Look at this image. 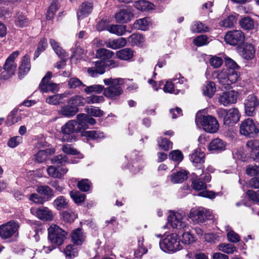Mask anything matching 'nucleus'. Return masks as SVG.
Segmentation results:
<instances>
[{
	"instance_id": "obj_8",
	"label": "nucleus",
	"mask_w": 259,
	"mask_h": 259,
	"mask_svg": "<svg viewBox=\"0 0 259 259\" xmlns=\"http://www.w3.org/2000/svg\"><path fill=\"white\" fill-rule=\"evenodd\" d=\"M211 217V212L202 207L193 208L190 211L189 218L195 224L203 223Z\"/></svg>"
},
{
	"instance_id": "obj_14",
	"label": "nucleus",
	"mask_w": 259,
	"mask_h": 259,
	"mask_svg": "<svg viewBox=\"0 0 259 259\" xmlns=\"http://www.w3.org/2000/svg\"><path fill=\"white\" fill-rule=\"evenodd\" d=\"M244 105L246 115L248 116H253L256 113L257 108L259 106V100L254 95H250L245 100Z\"/></svg>"
},
{
	"instance_id": "obj_61",
	"label": "nucleus",
	"mask_w": 259,
	"mask_h": 259,
	"mask_svg": "<svg viewBox=\"0 0 259 259\" xmlns=\"http://www.w3.org/2000/svg\"><path fill=\"white\" fill-rule=\"evenodd\" d=\"M70 195L76 203L83 202L85 199V195L76 191H71Z\"/></svg>"
},
{
	"instance_id": "obj_40",
	"label": "nucleus",
	"mask_w": 259,
	"mask_h": 259,
	"mask_svg": "<svg viewBox=\"0 0 259 259\" xmlns=\"http://www.w3.org/2000/svg\"><path fill=\"white\" fill-rule=\"evenodd\" d=\"M107 30L110 32L118 36L122 35L126 31V26L122 25H110L107 27Z\"/></svg>"
},
{
	"instance_id": "obj_51",
	"label": "nucleus",
	"mask_w": 259,
	"mask_h": 259,
	"mask_svg": "<svg viewBox=\"0 0 259 259\" xmlns=\"http://www.w3.org/2000/svg\"><path fill=\"white\" fill-rule=\"evenodd\" d=\"M127 41L133 46H139L144 42V38L141 34L134 33L128 38Z\"/></svg>"
},
{
	"instance_id": "obj_29",
	"label": "nucleus",
	"mask_w": 259,
	"mask_h": 259,
	"mask_svg": "<svg viewBox=\"0 0 259 259\" xmlns=\"http://www.w3.org/2000/svg\"><path fill=\"white\" fill-rule=\"evenodd\" d=\"M107 47L117 49L124 47L126 45V39L123 37H119L117 39L109 40L105 42Z\"/></svg>"
},
{
	"instance_id": "obj_28",
	"label": "nucleus",
	"mask_w": 259,
	"mask_h": 259,
	"mask_svg": "<svg viewBox=\"0 0 259 259\" xmlns=\"http://www.w3.org/2000/svg\"><path fill=\"white\" fill-rule=\"evenodd\" d=\"M30 58L27 55H25L23 57L19 68V77H23L30 70Z\"/></svg>"
},
{
	"instance_id": "obj_58",
	"label": "nucleus",
	"mask_w": 259,
	"mask_h": 259,
	"mask_svg": "<svg viewBox=\"0 0 259 259\" xmlns=\"http://www.w3.org/2000/svg\"><path fill=\"white\" fill-rule=\"evenodd\" d=\"M68 85L70 89H76L77 88L85 87V85L78 78L72 77L68 81Z\"/></svg>"
},
{
	"instance_id": "obj_50",
	"label": "nucleus",
	"mask_w": 259,
	"mask_h": 259,
	"mask_svg": "<svg viewBox=\"0 0 259 259\" xmlns=\"http://www.w3.org/2000/svg\"><path fill=\"white\" fill-rule=\"evenodd\" d=\"M172 80L175 84L176 88L179 89H184L185 90L188 88L186 84H184L187 81V80L184 77L181 76V74L177 75L176 77L174 78Z\"/></svg>"
},
{
	"instance_id": "obj_44",
	"label": "nucleus",
	"mask_w": 259,
	"mask_h": 259,
	"mask_svg": "<svg viewBox=\"0 0 259 259\" xmlns=\"http://www.w3.org/2000/svg\"><path fill=\"white\" fill-rule=\"evenodd\" d=\"M67 103L72 105V106H83L86 103L85 98L80 95H75L71 97L67 101Z\"/></svg>"
},
{
	"instance_id": "obj_59",
	"label": "nucleus",
	"mask_w": 259,
	"mask_h": 259,
	"mask_svg": "<svg viewBox=\"0 0 259 259\" xmlns=\"http://www.w3.org/2000/svg\"><path fill=\"white\" fill-rule=\"evenodd\" d=\"M48 47L47 40L45 38H42L39 42L36 50L34 54V58H37L40 54L44 51Z\"/></svg>"
},
{
	"instance_id": "obj_57",
	"label": "nucleus",
	"mask_w": 259,
	"mask_h": 259,
	"mask_svg": "<svg viewBox=\"0 0 259 259\" xmlns=\"http://www.w3.org/2000/svg\"><path fill=\"white\" fill-rule=\"evenodd\" d=\"M191 29L193 32L199 33L207 31L208 28L200 22H195L191 25Z\"/></svg>"
},
{
	"instance_id": "obj_35",
	"label": "nucleus",
	"mask_w": 259,
	"mask_h": 259,
	"mask_svg": "<svg viewBox=\"0 0 259 259\" xmlns=\"http://www.w3.org/2000/svg\"><path fill=\"white\" fill-rule=\"evenodd\" d=\"M116 57L122 60H129L134 56V52L129 48H125L116 53Z\"/></svg>"
},
{
	"instance_id": "obj_9",
	"label": "nucleus",
	"mask_w": 259,
	"mask_h": 259,
	"mask_svg": "<svg viewBox=\"0 0 259 259\" xmlns=\"http://www.w3.org/2000/svg\"><path fill=\"white\" fill-rule=\"evenodd\" d=\"M167 222L172 228L179 230L185 229L188 226L183 213L172 210L169 212Z\"/></svg>"
},
{
	"instance_id": "obj_53",
	"label": "nucleus",
	"mask_w": 259,
	"mask_h": 259,
	"mask_svg": "<svg viewBox=\"0 0 259 259\" xmlns=\"http://www.w3.org/2000/svg\"><path fill=\"white\" fill-rule=\"evenodd\" d=\"M88 115L94 117H101L104 114V112L98 107L93 106H88L85 108Z\"/></svg>"
},
{
	"instance_id": "obj_64",
	"label": "nucleus",
	"mask_w": 259,
	"mask_h": 259,
	"mask_svg": "<svg viewBox=\"0 0 259 259\" xmlns=\"http://www.w3.org/2000/svg\"><path fill=\"white\" fill-rule=\"evenodd\" d=\"M246 174L250 177L257 176L259 175V166L250 164L246 168Z\"/></svg>"
},
{
	"instance_id": "obj_5",
	"label": "nucleus",
	"mask_w": 259,
	"mask_h": 259,
	"mask_svg": "<svg viewBox=\"0 0 259 259\" xmlns=\"http://www.w3.org/2000/svg\"><path fill=\"white\" fill-rule=\"evenodd\" d=\"M195 122L197 126H202L207 133H214L219 129V124L217 119L212 116H204L196 114Z\"/></svg>"
},
{
	"instance_id": "obj_18",
	"label": "nucleus",
	"mask_w": 259,
	"mask_h": 259,
	"mask_svg": "<svg viewBox=\"0 0 259 259\" xmlns=\"http://www.w3.org/2000/svg\"><path fill=\"white\" fill-rule=\"evenodd\" d=\"M105 72V65L103 61H97L93 63V66L88 67L87 72L92 77H96L99 75L103 74Z\"/></svg>"
},
{
	"instance_id": "obj_62",
	"label": "nucleus",
	"mask_w": 259,
	"mask_h": 259,
	"mask_svg": "<svg viewBox=\"0 0 259 259\" xmlns=\"http://www.w3.org/2000/svg\"><path fill=\"white\" fill-rule=\"evenodd\" d=\"M181 241L185 244H190L195 241V238L189 232H185L182 236Z\"/></svg>"
},
{
	"instance_id": "obj_11",
	"label": "nucleus",
	"mask_w": 259,
	"mask_h": 259,
	"mask_svg": "<svg viewBox=\"0 0 259 259\" xmlns=\"http://www.w3.org/2000/svg\"><path fill=\"white\" fill-rule=\"evenodd\" d=\"M19 223L14 221H9L0 226V236L3 239L10 238L18 234Z\"/></svg>"
},
{
	"instance_id": "obj_7",
	"label": "nucleus",
	"mask_w": 259,
	"mask_h": 259,
	"mask_svg": "<svg viewBox=\"0 0 259 259\" xmlns=\"http://www.w3.org/2000/svg\"><path fill=\"white\" fill-rule=\"evenodd\" d=\"M259 133V124L252 118L243 120L240 125V133L247 137H253Z\"/></svg>"
},
{
	"instance_id": "obj_21",
	"label": "nucleus",
	"mask_w": 259,
	"mask_h": 259,
	"mask_svg": "<svg viewBox=\"0 0 259 259\" xmlns=\"http://www.w3.org/2000/svg\"><path fill=\"white\" fill-rule=\"evenodd\" d=\"M17 66V64L5 62L3 66L4 71L0 74V79L7 80L10 78L15 74Z\"/></svg>"
},
{
	"instance_id": "obj_43",
	"label": "nucleus",
	"mask_w": 259,
	"mask_h": 259,
	"mask_svg": "<svg viewBox=\"0 0 259 259\" xmlns=\"http://www.w3.org/2000/svg\"><path fill=\"white\" fill-rule=\"evenodd\" d=\"M82 136L88 138L89 139L95 140H98L105 137L104 133L99 131H85L83 133Z\"/></svg>"
},
{
	"instance_id": "obj_6",
	"label": "nucleus",
	"mask_w": 259,
	"mask_h": 259,
	"mask_svg": "<svg viewBox=\"0 0 259 259\" xmlns=\"http://www.w3.org/2000/svg\"><path fill=\"white\" fill-rule=\"evenodd\" d=\"M218 114L220 118L223 119L224 123L228 125L236 123L240 117L239 110L235 108L229 110L220 109L218 110Z\"/></svg>"
},
{
	"instance_id": "obj_16",
	"label": "nucleus",
	"mask_w": 259,
	"mask_h": 259,
	"mask_svg": "<svg viewBox=\"0 0 259 259\" xmlns=\"http://www.w3.org/2000/svg\"><path fill=\"white\" fill-rule=\"evenodd\" d=\"M30 212L40 220L45 222L51 221L54 217L52 211L47 207L41 206L38 208H31Z\"/></svg>"
},
{
	"instance_id": "obj_17",
	"label": "nucleus",
	"mask_w": 259,
	"mask_h": 259,
	"mask_svg": "<svg viewBox=\"0 0 259 259\" xmlns=\"http://www.w3.org/2000/svg\"><path fill=\"white\" fill-rule=\"evenodd\" d=\"M238 96V92L232 90L220 94L218 101L221 104L224 106H227L230 104L235 103L237 102Z\"/></svg>"
},
{
	"instance_id": "obj_48",
	"label": "nucleus",
	"mask_w": 259,
	"mask_h": 259,
	"mask_svg": "<svg viewBox=\"0 0 259 259\" xmlns=\"http://www.w3.org/2000/svg\"><path fill=\"white\" fill-rule=\"evenodd\" d=\"M67 97L65 94H57L49 96L46 99V102L51 105H57L60 104L61 100Z\"/></svg>"
},
{
	"instance_id": "obj_37",
	"label": "nucleus",
	"mask_w": 259,
	"mask_h": 259,
	"mask_svg": "<svg viewBox=\"0 0 259 259\" xmlns=\"http://www.w3.org/2000/svg\"><path fill=\"white\" fill-rule=\"evenodd\" d=\"M163 91L165 93L178 95L180 93H183L184 92V89H179L176 88L174 81H172V80H171L166 81L163 88Z\"/></svg>"
},
{
	"instance_id": "obj_38",
	"label": "nucleus",
	"mask_w": 259,
	"mask_h": 259,
	"mask_svg": "<svg viewBox=\"0 0 259 259\" xmlns=\"http://www.w3.org/2000/svg\"><path fill=\"white\" fill-rule=\"evenodd\" d=\"M150 24V18L146 17L136 20L133 24V27L137 29L145 30L148 28Z\"/></svg>"
},
{
	"instance_id": "obj_27",
	"label": "nucleus",
	"mask_w": 259,
	"mask_h": 259,
	"mask_svg": "<svg viewBox=\"0 0 259 259\" xmlns=\"http://www.w3.org/2000/svg\"><path fill=\"white\" fill-rule=\"evenodd\" d=\"M78 111V107L72 105H66L63 106L58 110V114L66 117H71Z\"/></svg>"
},
{
	"instance_id": "obj_26",
	"label": "nucleus",
	"mask_w": 259,
	"mask_h": 259,
	"mask_svg": "<svg viewBox=\"0 0 259 259\" xmlns=\"http://www.w3.org/2000/svg\"><path fill=\"white\" fill-rule=\"evenodd\" d=\"M226 146L225 143L222 140L216 138L210 142L208 149L213 153L220 152L226 149Z\"/></svg>"
},
{
	"instance_id": "obj_25",
	"label": "nucleus",
	"mask_w": 259,
	"mask_h": 259,
	"mask_svg": "<svg viewBox=\"0 0 259 259\" xmlns=\"http://www.w3.org/2000/svg\"><path fill=\"white\" fill-rule=\"evenodd\" d=\"M240 54L243 59L246 60L252 59L255 54L254 46L251 44H246L240 51Z\"/></svg>"
},
{
	"instance_id": "obj_56",
	"label": "nucleus",
	"mask_w": 259,
	"mask_h": 259,
	"mask_svg": "<svg viewBox=\"0 0 259 259\" xmlns=\"http://www.w3.org/2000/svg\"><path fill=\"white\" fill-rule=\"evenodd\" d=\"M236 22V17L230 15L220 22V25L223 27L230 28L233 27Z\"/></svg>"
},
{
	"instance_id": "obj_24",
	"label": "nucleus",
	"mask_w": 259,
	"mask_h": 259,
	"mask_svg": "<svg viewBox=\"0 0 259 259\" xmlns=\"http://www.w3.org/2000/svg\"><path fill=\"white\" fill-rule=\"evenodd\" d=\"M93 8V4L91 2H84L82 3L77 13L78 20L82 19L91 13Z\"/></svg>"
},
{
	"instance_id": "obj_33",
	"label": "nucleus",
	"mask_w": 259,
	"mask_h": 259,
	"mask_svg": "<svg viewBox=\"0 0 259 259\" xmlns=\"http://www.w3.org/2000/svg\"><path fill=\"white\" fill-rule=\"evenodd\" d=\"M187 172L185 170H181L174 173L170 176V181L172 183H181L187 179Z\"/></svg>"
},
{
	"instance_id": "obj_52",
	"label": "nucleus",
	"mask_w": 259,
	"mask_h": 259,
	"mask_svg": "<svg viewBox=\"0 0 259 259\" xmlns=\"http://www.w3.org/2000/svg\"><path fill=\"white\" fill-rule=\"evenodd\" d=\"M64 253L67 259H72L78 254L76 248L73 245L67 246L64 250Z\"/></svg>"
},
{
	"instance_id": "obj_45",
	"label": "nucleus",
	"mask_w": 259,
	"mask_h": 259,
	"mask_svg": "<svg viewBox=\"0 0 259 259\" xmlns=\"http://www.w3.org/2000/svg\"><path fill=\"white\" fill-rule=\"evenodd\" d=\"M144 238L140 237L138 239V247L135 251V256L136 258H140L141 256L147 253L148 250L144 245Z\"/></svg>"
},
{
	"instance_id": "obj_30",
	"label": "nucleus",
	"mask_w": 259,
	"mask_h": 259,
	"mask_svg": "<svg viewBox=\"0 0 259 259\" xmlns=\"http://www.w3.org/2000/svg\"><path fill=\"white\" fill-rule=\"evenodd\" d=\"M49 42L51 47L57 56L60 58H64L68 55L65 51L60 46V44L53 38H50Z\"/></svg>"
},
{
	"instance_id": "obj_4",
	"label": "nucleus",
	"mask_w": 259,
	"mask_h": 259,
	"mask_svg": "<svg viewBox=\"0 0 259 259\" xmlns=\"http://www.w3.org/2000/svg\"><path fill=\"white\" fill-rule=\"evenodd\" d=\"M48 239L52 244L49 247L51 251L55 248L54 245H61L66 238V232L56 225H52L48 229Z\"/></svg>"
},
{
	"instance_id": "obj_1",
	"label": "nucleus",
	"mask_w": 259,
	"mask_h": 259,
	"mask_svg": "<svg viewBox=\"0 0 259 259\" xmlns=\"http://www.w3.org/2000/svg\"><path fill=\"white\" fill-rule=\"evenodd\" d=\"M104 84L108 87L104 88V95L109 99H116L123 93L121 85L124 83V79L121 78H108L103 80Z\"/></svg>"
},
{
	"instance_id": "obj_2",
	"label": "nucleus",
	"mask_w": 259,
	"mask_h": 259,
	"mask_svg": "<svg viewBox=\"0 0 259 259\" xmlns=\"http://www.w3.org/2000/svg\"><path fill=\"white\" fill-rule=\"evenodd\" d=\"M212 76L217 78L222 88L228 89L231 84L237 81L239 74L236 70L224 69L213 72Z\"/></svg>"
},
{
	"instance_id": "obj_39",
	"label": "nucleus",
	"mask_w": 259,
	"mask_h": 259,
	"mask_svg": "<svg viewBox=\"0 0 259 259\" xmlns=\"http://www.w3.org/2000/svg\"><path fill=\"white\" fill-rule=\"evenodd\" d=\"M134 7L140 11H146L153 10L154 6L148 1L140 0L135 3Z\"/></svg>"
},
{
	"instance_id": "obj_41",
	"label": "nucleus",
	"mask_w": 259,
	"mask_h": 259,
	"mask_svg": "<svg viewBox=\"0 0 259 259\" xmlns=\"http://www.w3.org/2000/svg\"><path fill=\"white\" fill-rule=\"evenodd\" d=\"M76 126H77L79 132L84 130L88 127L87 121V114L81 113L76 116Z\"/></svg>"
},
{
	"instance_id": "obj_15",
	"label": "nucleus",
	"mask_w": 259,
	"mask_h": 259,
	"mask_svg": "<svg viewBox=\"0 0 259 259\" xmlns=\"http://www.w3.org/2000/svg\"><path fill=\"white\" fill-rule=\"evenodd\" d=\"M52 72L48 71L42 78L39 85V89L41 92L48 93L58 91L59 87L58 84L52 82H49V80L52 77Z\"/></svg>"
},
{
	"instance_id": "obj_23",
	"label": "nucleus",
	"mask_w": 259,
	"mask_h": 259,
	"mask_svg": "<svg viewBox=\"0 0 259 259\" xmlns=\"http://www.w3.org/2000/svg\"><path fill=\"white\" fill-rule=\"evenodd\" d=\"M47 171L50 177L61 179L68 171V169L60 166L50 165Z\"/></svg>"
},
{
	"instance_id": "obj_63",
	"label": "nucleus",
	"mask_w": 259,
	"mask_h": 259,
	"mask_svg": "<svg viewBox=\"0 0 259 259\" xmlns=\"http://www.w3.org/2000/svg\"><path fill=\"white\" fill-rule=\"evenodd\" d=\"M193 42L195 46L198 47L204 46L208 43V37L205 35H200L195 37Z\"/></svg>"
},
{
	"instance_id": "obj_12",
	"label": "nucleus",
	"mask_w": 259,
	"mask_h": 259,
	"mask_svg": "<svg viewBox=\"0 0 259 259\" xmlns=\"http://www.w3.org/2000/svg\"><path fill=\"white\" fill-rule=\"evenodd\" d=\"M191 186L194 190L198 191H201L198 194L199 196L213 199L217 196L213 191L206 190L207 188L206 183L202 182L200 178L194 179L192 181Z\"/></svg>"
},
{
	"instance_id": "obj_49",
	"label": "nucleus",
	"mask_w": 259,
	"mask_h": 259,
	"mask_svg": "<svg viewBox=\"0 0 259 259\" xmlns=\"http://www.w3.org/2000/svg\"><path fill=\"white\" fill-rule=\"evenodd\" d=\"M54 206L58 210L66 208L68 206V201L64 197H58L53 202Z\"/></svg>"
},
{
	"instance_id": "obj_13",
	"label": "nucleus",
	"mask_w": 259,
	"mask_h": 259,
	"mask_svg": "<svg viewBox=\"0 0 259 259\" xmlns=\"http://www.w3.org/2000/svg\"><path fill=\"white\" fill-rule=\"evenodd\" d=\"M244 40V33L240 30L229 31L225 36L226 42L232 46L239 45L242 44Z\"/></svg>"
},
{
	"instance_id": "obj_60",
	"label": "nucleus",
	"mask_w": 259,
	"mask_h": 259,
	"mask_svg": "<svg viewBox=\"0 0 259 259\" xmlns=\"http://www.w3.org/2000/svg\"><path fill=\"white\" fill-rule=\"evenodd\" d=\"M104 100V98L102 96L92 95L85 98L86 103L89 104L100 103Z\"/></svg>"
},
{
	"instance_id": "obj_32",
	"label": "nucleus",
	"mask_w": 259,
	"mask_h": 259,
	"mask_svg": "<svg viewBox=\"0 0 259 259\" xmlns=\"http://www.w3.org/2000/svg\"><path fill=\"white\" fill-rule=\"evenodd\" d=\"M55 153L53 149H47L44 150L39 151L34 156L35 160L38 162H43L45 161L49 156Z\"/></svg>"
},
{
	"instance_id": "obj_31",
	"label": "nucleus",
	"mask_w": 259,
	"mask_h": 259,
	"mask_svg": "<svg viewBox=\"0 0 259 259\" xmlns=\"http://www.w3.org/2000/svg\"><path fill=\"white\" fill-rule=\"evenodd\" d=\"M114 53L109 50L101 48L96 51V57L97 58L101 59V61H103L105 64L106 62L112 57Z\"/></svg>"
},
{
	"instance_id": "obj_22",
	"label": "nucleus",
	"mask_w": 259,
	"mask_h": 259,
	"mask_svg": "<svg viewBox=\"0 0 259 259\" xmlns=\"http://www.w3.org/2000/svg\"><path fill=\"white\" fill-rule=\"evenodd\" d=\"M205 154L200 149H196L191 155L190 159L192 162L197 166L198 169L203 168V163L204 162Z\"/></svg>"
},
{
	"instance_id": "obj_54",
	"label": "nucleus",
	"mask_w": 259,
	"mask_h": 259,
	"mask_svg": "<svg viewBox=\"0 0 259 259\" xmlns=\"http://www.w3.org/2000/svg\"><path fill=\"white\" fill-rule=\"evenodd\" d=\"M36 191L40 194L47 196L49 197L54 196L53 190L48 186H38Z\"/></svg>"
},
{
	"instance_id": "obj_36",
	"label": "nucleus",
	"mask_w": 259,
	"mask_h": 259,
	"mask_svg": "<svg viewBox=\"0 0 259 259\" xmlns=\"http://www.w3.org/2000/svg\"><path fill=\"white\" fill-rule=\"evenodd\" d=\"M203 94L205 96L211 98L216 92L215 83L212 81H207L202 88Z\"/></svg>"
},
{
	"instance_id": "obj_34",
	"label": "nucleus",
	"mask_w": 259,
	"mask_h": 259,
	"mask_svg": "<svg viewBox=\"0 0 259 259\" xmlns=\"http://www.w3.org/2000/svg\"><path fill=\"white\" fill-rule=\"evenodd\" d=\"M71 238L74 243L76 245H81L84 241L85 236L83 234L82 230L78 228L72 233Z\"/></svg>"
},
{
	"instance_id": "obj_46",
	"label": "nucleus",
	"mask_w": 259,
	"mask_h": 259,
	"mask_svg": "<svg viewBox=\"0 0 259 259\" xmlns=\"http://www.w3.org/2000/svg\"><path fill=\"white\" fill-rule=\"evenodd\" d=\"M219 251H222L227 254H232L237 251L236 247L230 243H221L218 247Z\"/></svg>"
},
{
	"instance_id": "obj_10",
	"label": "nucleus",
	"mask_w": 259,
	"mask_h": 259,
	"mask_svg": "<svg viewBox=\"0 0 259 259\" xmlns=\"http://www.w3.org/2000/svg\"><path fill=\"white\" fill-rule=\"evenodd\" d=\"M61 132L63 134L62 141L64 142H71L75 139L72 134L79 133L75 120H70L67 122L61 127Z\"/></svg>"
},
{
	"instance_id": "obj_20",
	"label": "nucleus",
	"mask_w": 259,
	"mask_h": 259,
	"mask_svg": "<svg viewBox=\"0 0 259 259\" xmlns=\"http://www.w3.org/2000/svg\"><path fill=\"white\" fill-rule=\"evenodd\" d=\"M133 17V13L132 12L131 9L128 8L121 10L115 16L116 21L121 23L130 21Z\"/></svg>"
},
{
	"instance_id": "obj_47",
	"label": "nucleus",
	"mask_w": 259,
	"mask_h": 259,
	"mask_svg": "<svg viewBox=\"0 0 259 259\" xmlns=\"http://www.w3.org/2000/svg\"><path fill=\"white\" fill-rule=\"evenodd\" d=\"M104 90V86L100 84H93L89 86H85L84 89V92L87 94H91L92 93L100 94Z\"/></svg>"
},
{
	"instance_id": "obj_19",
	"label": "nucleus",
	"mask_w": 259,
	"mask_h": 259,
	"mask_svg": "<svg viewBox=\"0 0 259 259\" xmlns=\"http://www.w3.org/2000/svg\"><path fill=\"white\" fill-rule=\"evenodd\" d=\"M246 146L251 157L256 161H259V142L251 140L247 142Z\"/></svg>"
},
{
	"instance_id": "obj_3",
	"label": "nucleus",
	"mask_w": 259,
	"mask_h": 259,
	"mask_svg": "<svg viewBox=\"0 0 259 259\" xmlns=\"http://www.w3.org/2000/svg\"><path fill=\"white\" fill-rule=\"evenodd\" d=\"M159 246L163 251L168 253H174L183 248L179 236L175 233L166 236L162 240L160 241Z\"/></svg>"
},
{
	"instance_id": "obj_42",
	"label": "nucleus",
	"mask_w": 259,
	"mask_h": 259,
	"mask_svg": "<svg viewBox=\"0 0 259 259\" xmlns=\"http://www.w3.org/2000/svg\"><path fill=\"white\" fill-rule=\"evenodd\" d=\"M242 28L245 30H252L254 28V21L249 17H244L239 21Z\"/></svg>"
},
{
	"instance_id": "obj_55",
	"label": "nucleus",
	"mask_w": 259,
	"mask_h": 259,
	"mask_svg": "<svg viewBox=\"0 0 259 259\" xmlns=\"http://www.w3.org/2000/svg\"><path fill=\"white\" fill-rule=\"evenodd\" d=\"M225 229L227 232V238L229 241L233 243H236L239 241L240 237L239 235L232 230L229 226H226Z\"/></svg>"
}]
</instances>
